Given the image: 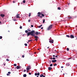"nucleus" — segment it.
Here are the masks:
<instances>
[{
  "label": "nucleus",
  "instance_id": "1",
  "mask_svg": "<svg viewBox=\"0 0 77 77\" xmlns=\"http://www.w3.org/2000/svg\"><path fill=\"white\" fill-rule=\"evenodd\" d=\"M35 33L34 31H31V32H29L27 33V36H28L29 35H31V36H34L35 34H34Z\"/></svg>",
  "mask_w": 77,
  "mask_h": 77
},
{
  "label": "nucleus",
  "instance_id": "2",
  "mask_svg": "<svg viewBox=\"0 0 77 77\" xmlns=\"http://www.w3.org/2000/svg\"><path fill=\"white\" fill-rule=\"evenodd\" d=\"M38 17H40V18H42L43 17L42 16H40V15L42 14H41L39 12H38Z\"/></svg>",
  "mask_w": 77,
  "mask_h": 77
},
{
  "label": "nucleus",
  "instance_id": "3",
  "mask_svg": "<svg viewBox=\"0 0 77 77\" xmlns=\"http://www.w3.org/2000/svg\"><path fill=\"white\" fill-rule=\"evenodd\" d=\"M52 27V25H51L50 26H49V27H48V30H50Z\"/></svg>",
  "mask_w": 77,
  "mask_h": 77
},
{
  "label": "nucleus",
  "instance_id": "4",
  "mask_svg": "<svg viewBox=\"0 0 77 77\" xmlns=\"http://www.w3.org/2000/svg\"><path fill=\"white\" fill-rule=\"evenodd\" d=\"M34 36H35L34 38L35 39V40L36 41H37L38 39L39 38L37 36H35V35Z\"/></svg>",
  "mask_w": 77,
  "mask_h": 77
},
{
  "label": "nucleus",
  "instance_id": "5",
  "mask_svg": "<svg viewBox=\"0 0 77 77\" xmlns=\"http://www.w3.org/2000/svg\"><path fill=\"white\" fill-rule=\"evenodd\" d=\"M70 38H74V36L73 35H70Z\"/></svg>",
  "mask_w": 77,
  "mask_h": 77
},
{
  "label": "nucleus",
  "instance_id": "6",
  "mask_svg": "<svg viewBox=\"0 0 77 77\" xmlns=\"http://www.w3.org/2000/svg\"><path fill=\"white\" fill-rule=\"evenodd\" d=\"M35 75L36 76V75H40V73L39 72H38V73H35Z\"/></svg>",
  "mask_w": 77,
  "mask_h": 77
},
{
  "label": "nucleus",
  "instance_id": "7",
  "mask_svg": "<svg viewBox=\"0 0 77 77\" xmlns=\"http://www.w3.org/2000/svg\"><path fill=\"white\" fill-rule=\"evenodd\" d=\"M35 34L36 35H38L39 34H40V33L39 32H36V33H35Z\"/></svg>",
  "mask_w": 77,
  "mask_h": 77
},
{
  "label": "nucleus",
  "instance_id": "8",
  "mask_svg": "<svg viewBox=\"0 0 77 77\" xmlns=\"http://www.w3.org/2000/svg\"><path fill=\"white\" fill-rule=\"evenodd\" d=\"M49 42H50V43H53V42H54V41L53 40L49 41Z\"/></svg>",
  "mask_w": 77,
  "mask_h": 77
},
{
  "label": "nucleus",
  "instance_id": "9",
  "mask_svg": "<svg viewBox=\"0 0 77 77\" xmlns=\"http://www.w3.org/2000/svg\"><path fill=\"white\" fill-rule=\"evenodd\" d=\"M30 69V68L29 67H26V70H29Z\"/></svg>",
  "mask_w": 77,
  "mask_h": 77
},
{
  "label": "nucleus",
  "instance_id": "10",
  "mask_svg": "<svg viewBox=\"0 0 77 77\" xmlns=\"http://www.w3.org/2000/svg\"><path fill=\"white\" fill-rule=\"evenodd\" d=\"M0 16L2 17H5V15L4 14H1Z\"/></svg>",
  "mask_w": 77,
  "mask_h": 77
},
{
  "label": "nucleus",
  "instance_id": "11",
  "mask_svg": "<svg viewBox=\"0 0 77 77\" xmlns=\"http://www.w3.org/2000/svg\"><path fill=\"white\" fill-rule=\"evenodd\" d=\"M16 18H20V16H19V14H17V15H16Z\"/></svg>",
  "mask_w": 77,
  "mask_h": 77
},
{
  "label": "nucleus",
  "instance_id": "12",
  "mask_svg": "<svg viewBox=\"0 0 77 77\" xmlns=\"http://www.w3.org/2000/svg\"><path fill=\"white\" fill-rule=\"evenodd\" d=\"M51 62L53 63L56 62H57V60H51Z\"/></svg>",
  "mask_w": 77,
  "mask_h": 77
},
{
  "label": "nucleus",
  "instance_id": "13",
  "mask_svg": "<svg viewBox=\"0 0 77 77\" xmlns=\"http://www.w3.org/2000/svg\"><path fill=\"white\" fill-rule=\"evenodd\" d=\"M51 67H48V70H49V71H50V70H51Z\"/></svg>",
  "mask_w": 77,
  "mask_h": 77
},
{
  "label": "nucleus",
  "instance_id": "14",
  "mask_svg": "<svg viewBox=\"0 0 77 77\" xmlns=\"http://www.w3.org/2000/svg\"><path fill=\"white\" fill-rule=\"evenodd\" d=\"M66 65L67 66H69L70 65V64L69 63H67L66 64Z\"/></svg>",
  "mask_w": 77,
  "mask_h": 77
},
{
  "label": "nucleus",
  "instance_id": "15",
  "mask_svg": "<svg viewBox=\"0 0 77 77\" xmlns=\"http://www.w3.org/2000/svg\"><path fill=\"white\" fill-rule=\"evenodd\" d=\"M26 76H27V75H26V74H24L23 75V77H26Z\"/></svg>",
  "mask_w": 77,
  "mask_h": 77
},
{
  "label": "nucleus",
  "instance_id": "16",
  "mask_svg": "<svg viewBox=\"0 0 77 77\" xmlns=\"http://www.w3.org/2000/svg\"><path fill=\"white\" fill-rule=\"evenodd\" d=\"M66 37H68V38H70V36H69V35H66Z\"/></svg>",
  "mask_w": 77,
  "mask_h": 77
},
{
  "label": "nucleus",
  "instance_id": "17",
  "mask_svg": "<svg viewBox=\"0 0 77 77\" xmlns=\"http://www.w3.org/2000/svg\"><path fill=\"white\" fill-rule=\"evenodd\" d=\"M16 68L17 69H19L20 68V66H17V67H16Z\"/></svg>",
  "mask_w": 77,
  "mask_h": 77
},
{
  "label": "nucleus",
  "instance_id": "18",
  "mask_svg": "<svg viewBox=\"0 0 77 77\" xmlns=\"http://www.w3.org/2000/svg\"><path fill=\"white\" fill-rule=\"evenodd\" d=\"M31 13H29V17H30V16H31Z\"/></svg>",
  "mask_w": 77,
  "mask_h": 77
},
{
  "label": "nucleus",
  "instance_id": "19",
  "mask_svg": "<svg viewBox=\"0 0 77 77\" xmlns=\"http://www.w3.org/2000/svg\"><path fill=\"white\" fill-rule=\"evenodd\" d=\"M45 19H43V23H45Z\"/></svg>",
  "mask_w": 77,
  "mask_h": 77
},
{
  "label": "nucleus",
  "instance_id": "20",
  "mask_svg": "<svg viewBox=\"0 0 77 77\" xmlns=\"http://www.w3.org/2000/svg\"><path fill=\"white\" fill-rule=\"evenodd\" d=\"M6 60L8 62H9V61H10L9 60H8V59H7Z\"/></svg>",
  "mask_w": 77,
  "mask_h": 77
},
{
  "label": "nucleus",
  "instance_id": "21",
  "mask_svg": "<svg viewBox=\"0 0 77 77\" xmlns=\"http://www.w3.org/2000/svg\"><path fill=\"white\" fill-rule=\"evenodd\" d=\"M42 25H41V26H39L38 27L39 28H40L41 27H42Z\"/></svg>",
  "mask_w": 77,
  "mask_h": 77
},
{
  "label": "nucleus",
  "instance_id": "22",
  "mask_svg": "<svg viewBox=\"0 0 77 77\" xmlns=\"http://www.w3.org/2000/svg\"><path fill=\"white\" fill-rule=\"evenodd\" d=\"M25 33H28V31L27 30H26L25 31Z\"/></svg>",
  "mask_w": 77,
  "mask_h": 77
},
{
  "label": "nucleus",
  "instance_id": "23",
  "mask_svg": "<svg viewBox=\"0 0 77 77\" xmlns=\"http://www.w3.org/2000/svg\"><path fill=\"white\" fill-rule=\"evenodd\" d=\"M27 30L29 32H30V31H31V30H30V29H27Z\"/></svg>",
  "mask_w": 77,
  "mask_h": 77
},
{
  "label": "nucleus",
  "instance_id": "24",
  "mask_svg": "<svg viewBox=\"0 0 77 77\" xmlns=\"http://www.w3.org/2000/svg\"><path fill=\"white\" fill-rule=\"evenodd\" d=\"M53 66V65H52V64H51V65H50V67H51V66Z\"/></svg>",
  "mask_w": 77,
  "mask_h": 77
},
{
  "label": "nucleus",
  "instance_id": "25",
  "mask_svg": "<svg viewBox=\"0 0 77 77\" xmlns=\"http://www.w3.org/2000/svg\"><path fill=\"white\" fill-rule=\"evenodd\" d=\"M69 48H67V51H69Z\"/></svg>",
  "mask_w": 77,
  "mask_h": 77
},
{
  "label": "nucleus",
  "instance_id": "26",
  "mask_svg": "<svg viewBox=\"0 0 77 77\" xmlns=\"http://www.w3.org/2000/svg\"><path fill=\"white\" fill-rule=\"evenodd\" d=\"M57 9H58V10H60V7L58 8Z\"/></svg>",
  "mask_w": 77,
  "mask_h": 77
},
{
  "label": "nucleus",
  "instance_id": "27",
  "mask_svg": "<svg viewBox=\"0 0 77 77\" xmlns=\"http://www.w3.org/2000/svg\"><path fill=\"white\" fill-rule=\"evenodd\" d=\"M14 66H17V64H14Z\"/></svg>",
  "mask_w": 77,
  "mask_h": 77
},
{
  "label": "nucleus",
  "instance_id": "28",
  "mask_svg": "<svg viewBox=\"0 0 77 77\" xmlns=\"http://www.w3.org/2000/svg\"><path fill=\"white\" fill-rule=\"evenodd\" d=\"M23 3H25V0H23Z\"/></svg>",
  "mask_w": 77,
  "mask_h": 77
},
{
  "label": "nucleus",
  "instance_id": "29",
  "mask_svg": "<svg viewBox=\"0 0 77 77\" xmlns=\"http://www.w3.org/2000/svg\"><path fill=\"white\" fill-rule=\"evenodd\" d=\"M24 45H25V46H27V44L25 43V44H24Z\"/></svg>",
  "mask_w": 77,
  "mask_h": 77
},
{
  "label": "nucleus",
  "instance_id": "30",
  "mask_svg": "<svg viewBox=\"0 0 77 77\" xmlns=\"http://www.w3.org/2000/svg\"><path fill=\"white\" fill-rule=\"evenodd\" d=\"M43 76V75H40V77H42V76Z\"/></svg>",
  "mask_w": 77,
  "mask_h": 77
},
{
  "label": "nucleus",
  "instance_id": "31",
  "mask_svg": "<svg viewBox=\"0 0 77 77\" xmlns=\"http://www.w3.org/2000/svg\"><path fill=\"white\" fill-rule=\"evenodd\" d=\"M2 36H0V39H2Z\"/></svg>",
  "mask_w": 77,
  "mask_h": 77
},
{
  "label": "nucleus",
  "instance_id": "32",
  "mask_svg": "<svg viewBox=\"0 0 77 77\" xmlns=\"http://www.w3.org/2000/svg\"><path fill=\"white\" fill-rule=\"evenodd\" d=\"M26 70L24 69V70H23V72H26Z\"/></svg>",
  "mask_w": 77,
  "mask_h": 77
},
{
  "label": "nucleus",
  "instance_id": "33",
  "mask_svg": "<svg viewBox=\"0 0 77 77\" xmlns=\"http://www.w3.org/2000/svg\"><path fill=\"white\" fill-rule=\"evenodd\" d=\"M68 18L69 19H72V17H68Z\"/></svg>",
  "mask_w": 77,
  "mask_h": 77
},
{
  "label": "nucleus",
  "instance_id": "34",
  "mask_svg": "<svg viewBox=\"0 0 77 77\" xmlns=\"http://www.w3.org/2000/svg\"><path fill=\"white\" fill-rule=\"evenodd\" d=\"M42 16H43V17H45V16H44V14H42Z\"/></svg>",
  "mask_w": 77,
  "mask_h": 77
},
{
  "label": "nucleus",
  "instance_id": "35",
  "mask_svg": "<svg viewBox=\"0 0 77 77\" xmlns=\"http://www.w3.org/2000/svg\"><path fill=\"white\" fill-rule=\"evenodd\" d=\"M11 73L10 72H8V74H10Z\"/></svg>",
  "mask_w": 77,
  "mask_h": 77
},
{
  "label": "nucleus",
  "instance_id": "36",
  "mask_svg": "<svg viewBox=\"0 0 77 77\" xmlns=\"http://www.w3.org/2000/svg\"><path fill=\"white\" fill-rule=\"evenodd\" d=\"M15 2H16L15 1H13V3H15Z\"/></svg>",
  "mask_w": 77,
  "mask_h": 77
},
{
  "label": "nucleus",
  "instance_id": "37",
  "mask_svg": "<svg viewBox=\"0 0 77 77\" xmlns=\"http://www.w3.org/2000/svg\"><path fill=\"white\" fill-rule=\"evenodd\" d=\"M56 58H54V57H53V59L54 60L56 59Z\"/></svg>",
  "mask_w": 77,
  "mask_h": 77
},
{
  "label": "nucleus",
  "instance_id": "38",
  "mask_svg": "<svg viewBox=\"0 0 77 77\" xmlns=\"http://www.w3.org/2000/svg\"><path fill=\"white\" fill-rule=\"evenodd\" d=\"M31 27H33V25H32L31 26Z\"/></svg>",
  "mask_w": 77,
  "mask_h": 77
},
{
  "label": "nucleus",
  "instance_id": "39",
  "mask_svg": "<svg viewBox=\"0 0 77 77\" xmlns=\"http://www.w3.org/2000/svg\"><path fill=\"white\" fill-rule=\"evenodd\" d=\"M20 29H22V26H20Z\"/></svg>",
  "mask_w": 77,
  "mask_h": 77
},
{
  "label": "nucleus",
  "instance_id": "40",
  "mask_svg": "<svg viewBox=\"0 0 77 77\" xmlns=\"http://www.w3.org/2000/svg\"><path fill=\"white\" fill-rule=\"evenodd\" d=\"M32 41V40H29L28 41V42H31Z\"/></svg>",
  "mask_w": 77,
  "mask_h": 77
},
{
  "label": "nucleus",
  "instance_id": "41",
  "mask_svg": "<svg viewBox=\"0 0 77 77\" xmlns=\"http://www.w3.org/2000/svg\"><path fill=\"white\" fill-rule=\"evenodd\" d=\"M9 74L8 73H7V75L8 76V75H9Z\"/></svg>",
  "mask_w": 77,
  "mask_h": 77
},
{
  "label": "nucleus",
  "instance_id": "42",
  "mask_svg": "<svg viewBox=\"0 0 77 77\" xmlns=\"http://www.w3.org/2000/svg\"><path fill=\"white\" fill-rule=\"evenodd\" d=\"M28 22H30V20H28Z\"/></svg>",
  "mask_w": 77,
  "mask_h": 77
},
{
  "label": "nucleus",
  "instance_id": "43",
  "mask_svg": "<svg viewBox=\"0 0 77 77\" xmlns=\"http://www.w3.org/2000/svg\"><path fill=\"white\" fill-rule=\"evenodd\" d=\"M57 66V64H54V66Z\"/></svg>",
  "mask_w": 77,
  "mask_h": 77
},
{
  "label": "nucleus",
  "instance_id": "44",
  "mask_svg": "<svg viewBox=\"0 0 77 77\" xmlns=\"http://www.w3.org/2000/svg\"><path fill=\"white\" fill-rule=\"evenodd\" d=\"M3 65L5 66V63H3Z\"/></svg>",
  "mask_w": 77,
  "mask_h": 77
},
{
  "label": "nucleus",
  "instance_id": "45",
  "mask_svg": "<svg viewBox=\"0 0 77 77\" xmlns=\"http://www.w3.org/2000/svg\"><path fill=\"white\" fill-rule=\"evenodd\" d=\"M22 57L24 58V55H22Z\"/></svg>",
  "mask_w": 77,
  "mask_h": 77
},
{
  "label": "nucleus",
  "instance_id": "46",
  "mask_svg": "<svg viewBox=\"0 0 77 77\" xmlns=\"http://www.w3.org/2000/svg\"><path fill=\"white\" fill-rule=\"evenodd\" d=\"M14 21H17V20H16V19H14Z\"/></svg>",
  "mask_w": 77,
  "mask_h": 77
},
{
  "label": "nucleus",
  "instance_id": "47",
  "mask_svg": "<svg viewBox=\"0 0 77 77\" xmlns=\"http://www.w3.org/2000/svg\"><path fill=\"white\" fill-rule=\"evenodd\" d=\"M29 75H31V73L29 72Z\"/></svg>",
  "mask_w": 77,
  "mask_h": 77
},
{
  "label": "nucleus",
  "instance_id": "48",
  "mask_svg": "<svg viewBox=\"0 0 77 77\" xmlns=\"http://www.w3.org/2000/svg\"><path fill=\"white\" fill-rule=\"evenodd\" d=\"M41 29L42 30L43 29V27H42L41 28Z\"/></svg>",
  "mask_w": 77,
  "mask_h": 77
},
{
  "label": "nucleus",
  "instance_id": "49",
  "mask_svg": "<svg viewBox=\"0 0 77 77\" xmlns=\"http://www.w3.org/2000/svg\"><path fill=\"white\" fill-rule=\"evenodd\" d=\"M53 59V58H52V57L51 58V60H52Z\"/></svg>",
  "mask_w": 77,
  "mask_h": 77
},
{
  "label": "nucleus",
  "instance_id": "50",
  "mask_svg": "<svg viewBox=\"0 0 77 77\" xmlns=\"http://www.w3.org/2000/svg\"><path fill=\"white\" fill-rule=\"evenodd\" d=\"M55 57L57 58V57H58L57 56H55Z\"/></svg>",
  "mask_w": 77,
  "mask_h": 77
},
{
  "label": "nucleus",
  "instance_id": "51",
  "mask_svg": "<svg viewBox=\"0 0 77 77\" xmlns=\"http://www.w3.org/2000/svg\"><path fill=\"white\" fill-rule=\"evenodd\" d=\"M61 67L62 68H63V66H62Z\"/></svg>",
  "mask_w": 77,
  "mask_h": 77
},
{
  "label": "nucleus",
  "instance_id": "52",
  "mask_svg": "<svg viewBox=\"0 0 77 77\" xmlns=\"http://www.w3.org/2000/svg\"><path fill=\"white\" fill-rule=\"evenodd\" d=\"M72 58V57H70V58H68V59H71Z\"/></svg>",
  "mask_w": 77,
  "mask_h": 77
},
{
  "label": "nucleus",
  "instance_id": "53",
  "mask_svg": "<svg viewBox=\"0 0 77 77\" xmlns=\"http://www.w3.org/2000/svg\"><path fill=\"white\" fill-rule=\"evenodd\" d=\"M53 57H55V56L54 55H53Z\"/></svg>",
  "mask_w": 77,
  "mask_h": 77
},
{
  "label": "nucleus",
  "instance_id": "54",
  "mask_svg": "<svg viewBox=\"0 0 77 77\" xmlns=\"http://www.w3.org/2000/svg\"><path fill=\"white\" fill-rule=\"evenodd\" d=\"M28 72V70H27L26 72L27 73V72Z\"/></svg>",
  "mask_w": 77,
  "mask_h": 77
},
{
  "label": "nucleus",
  "instance_id": "55",
  "mask_svg": "<svg viewBox=\"0 0 77 77\" xmlns=\"http://www.w3.org/2000/svg\"><path fill=\"white\" fill-rule=\"evenodd\" d=\"M42 77H45V76L43 75Z\"/></svg>",
  "mask_w": 77,
  "mask_h": 77
},
{
  "label": "nucleus",
  "instance_id": "56",
  "mask_svg": "<svg viewBox=\"0 0 77 77\" xmlns=\"http://www.w3.org/2000/svg\"><path fill=\"white\" fill-rule=\"evenodd\" d=\"M39 50H40L39 48L38 49V51Z\"/></svg>",
  "mask_w": 77,
  "mask_h": 77
},
{
  "label": "nucleus",
  "instance_id": "57",
  "mask_svg": "<svg viewBox=\"0 0 77 77\" xmlns=\"http://www.w3.org/2000/svg\"><path fill=\"white\" fill-rule=\"evenodd\" d=\"M49 47H48L47 48L48 49H49Z\"/></svg>",
  "mask_w": 77,
  "mask_h": 77
},
{
  "label": "nucleus",
  "instance_id": "58",
  "mask_svg": "<svg viewBox=\"0 0 77 77\" xmlns=\"http://www.w3.org/2000/svg\"><path fill=\"white\" fill-rule=\"evenodd\" d=\"M36 52H34V54H36Z\"/></svg>",
  "mask_w": 77,
  "mask_h": 77
},
{
  "label": "nucleus",
  "instance_id": "59",
  "mask_svg": "<svg viewBox=\"0 0 77 77\" xmlns=\"http://www.w3.org/2000/svg\"><path fill=\"white\" fill-rule=\"evenodd\" d=\"M54 51H55V52H56V50H55Z\"/></svg>",
  "mask_w": 77,
  "mask_h": 77
},
{
  "label": "nucleus",
  "instance_id": "60",
  "mask_svg": "<svg viewBox=\"0 0 77 77\" xmlns=\"http://www.w3.org/2000/svg\"><path fill=\"white\" fill-rule=\"evenodd\" d=\"M8 32H10V31H8Z\"/></svg>",
  "mask_w": 77,
  "mask_h": 77
},
{
  "label": "nucleus",
  "instance_id": "61",
  "mask_svg": "<svg viewBox=\"0 0 77 77\" xmlns=\"http://www.w3.org/2000/svg\"><path fill=\"white\" fill-rule=\"evenodd\" d=\"M49 61H50V62H49V63H51V61L50 60H49Z\"/></svg>",
  "mask_w": 77,
  "mask_h": 77
},
{
  "label": "nucleus",
  "instance_id": "62",
  "mask_svg": "<svg viewBox=\"0 0 77 77\" xmlns=\"http://www.w3.org/2000/svg\"><path fill=\"white\" fill-rule=\"evenodd\" d=\"M75 38H76V36H75Z\"/></svg>",
  "mask_w": 77,
  "mask_h": 77
},
{
  "label": "nucleus",
  "instance_id": "63",
  "mask_svg": "<svg viewBox=\"0 0 77 77\" xmlns=\"http://www.w3.org/2000/svg\"><path fill=\"white\" fill-rule=\"evenodd\" d=\"M37 77H38V76H37Z\"/></svg>",
  "mask_w": 77,
  "mask_h": 77
},
{
  "label": "nucleus",
  "instance_id": "64",
  "mask_svg": "<svg viewBox=\"0 0 77 77\" xmlns=\"http://www.w3.org/2000/svg\"><path fill=\"white\" fill-rule=\"evenodd\" d=\"M76 27H77V26H76Z\"/></svg>",
  "mask_w": 77,
  "mask_h": 77
}]
</instances>
